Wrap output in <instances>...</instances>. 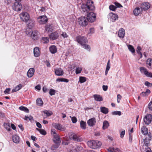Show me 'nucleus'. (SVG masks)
Here are the masks:
<instances>
[{"label": "nucleus", "instance_id": "1", "mask_svg": "<svg viewBox=\"0 0 152 152\" xmlns=\"http://www.w3.org/2000/svg\"><path fill=\"white\" fill-rule=\"evenodd\" d=\"M81 8L83 12L88 13L86 18L88 21L91 22H94L96 20V14L93 12H89L95 9L93 2L91 0H88L86 4H82L81 5Z\"/></svg>", "mask_w": 152, "mask_h": 152}, {"label": "nucleus", "instance_id": "2", "mask_svg": "<svg viewBox=\"0 0 152 152\" xmlns=\"http://www.w3.org/2000/svg\"><path fill=\"white\" fill-rule=\"evenodd\" d=\"M88 147L91 148L95 149L100 147L102 143L98 140H92L88 141L87 143Z\"/></svg>", "mask_w": 152, "mask_h": 152}, {"label": "nucleus", "instance_id": "3", "mask_svg": "<svg viewBox=\"0 0 152 152\" xmlns=\"http://www.w3.org/2000/svg\"><path fill=\"white\" fill-rule=\"evenodd\" d=\"M69 136L71 139L77 142H81L82 141V139L77 134L75 133L71 132L69 133Z\"/></svg>", "mask_w": 152, "mask_h": 152}, {"label": "nucleus", "instance_id": "4", "mask_svg": "<svg viewBox=\"0 0 152 152\" xmlns=\"http://www.w3.org/2000/svg\"><path fill=\"white\" fill-rule=\"evenodd\" d=\"M19 16L21 20L23 21H26L29 19V15L27 12H22L19 15Z\"/></svg>", "mask_w": 152, "mask_h": 152}, {"label": "nucleus", "instance_id": "5", "mask_svg": "<svg viewBox=\"0 0 152 152\" xmlns=\"http://www.w3.org/2000/svg\"><path fill=\"white\" fill-rule=\"evenodd\" d=\"M79 24L83 26H86L88 24V21L86 17H81L78 19Z\"/></svg>", "mask_w": 152, "mask_h": 152}, {"label": "nucleus", "instance_id": "6", "mask_svg": "<svg viewBox=\"0 0 152 152\" xmlns=\"http://www.w3.org/2000/svg\"><path fill=\"white\" fill-rule=\"evenodd\" d=\"M151 134H148V136H146L145 139H143L144 143L143 145V148L144 149V147H148L149 145L150 141L151 140Z\"/></svg>", "mask_w": 152, "mask_h": 152}, {"label": "nucleus", "instance_id": "7", "mask_svg": "<svg viewBox=\"0 0 152 152\" xmlns=\"http://www.w3.org/2000/svg\"><path fill=\"white\" fill-rule=\"evenodd\" d=\"M76 40L82 46L87 42L86 38L84 37H77L76 38Z\"/></svg>", "mask_w": 152, "mask_h": 152}, {"label": "nucleus", "instance_id": "8", "mask_svg": "<svg viewBox=\"0 0 152 152\" xmlns=\"http://www.w3.org/2000/svg\"><path fill=\"white\" fill-rule=\"evenodd\" d=\"M152 120V116L151 114H148L146 115L143 119L144 121L145 124H150Z\"/></svg>", "mask_w": 152, "mask_h": 152}, {"label": "nucleus", "instance_id": "9", "mask_svg": "<svg viewBox=\"0 0 152 152\" xmlns=\"http://www.w3.org/2000/svg\"><path fill=\"white\" fill-rule=\"evenodd\" d=\"M108 18L110 21L114 22L118 19V17L117 15L111 12L108 15Z\"/></svg>", "mask_w": 152, "mask_h": 152}, {"label": "nucleus", "instance_id": "10", "mask_svg": "<svg viewBox=\"0 0 152 152\" xmlns=\"http://www.w3.org/2000/svg\"><path fill=\"white\" fill-rule=\"evenodd\" d=\"M12 7L14 10L20 11L22 9V6L21 3H14Z\"/></svg>", "mask_w": 152, "mask_h": 152}, {"label": "nucleus", "instance_id": "11", "mask_svg": "<svg viewBox=\"0 0 152 152\" xmlns=\"http://www.w3.org/2000/svg\"><path fill=\"white\" fill-rule=\"evenodd\" d=\"M37 20L40 24H43L47 22L48 19L45 16H41L37 18Z\"/></svg>", "mask_w": 152, "mask_h": 152}, {"label": "nucleus", "instance_id": "12", "mask_svg": "<svg viewBox=\"0 0 152 152\" xmlns=\"http://www.w3.org/2000/svg\"><path fill=\"white\" fill-rule=\"evenodd\" d=\"M53 126L56 129L62 131L65 130V128L59 124L54 123L53 124Z\"/></svg>", "mask_w": 152, "mask_h": 152}, {"label": "nucleus", "instance_id": "13", "mask_svg": "<svg viewBox=\"0 0 152 152\" xmlns=\"http://www.w3.org/2000/svg\"><path fill=\"white\" fill-rule=\"evenodd\" d=\"M87 123L88 126H93L95 125L96 124V119L94 118H92L88 120Z\"/></svg>", "mask_w": 152, "mask_h": 152}, {"label": "nucleus", "instance_id": "14", "mask_svg": "<svg viewBox=\"0 0 152 152\" xmlns=\"http://www.w3.org/2000/svg\"><path fill=\"white\" fill-rule=\"evenodd\" d=\"M150 6V4L148 2H145L142 4L141 6V8L146 10L148 9Z\"/></svg>", "mask_w": 152, "mask_h": 152}, {"label": "nucleus", "instance_id": "15", "mask_svg": "<svg viewBox=\"0 0 152 152\" xmlns=\"http://www.w3.org/2000/svg\"><path fill=\"white\" fill-rule=\"evenodd\" d=\"M59 36L58 33L56 32L51 33L49 36L50 39L52 40H55L57 39Z\"/></svg>", "mask_w": 152, "mask_h": 152}, {"label": "nucleus", "instance_id": "16", "mask_svg": "<svg viewBox=\"0 0 152 152\" xmlns=\"http://www.w3.org/2000/svg\"><path fill=\"white\" fill-rule=\"evenodd\" d=\"M35 71L34 69L33 68H30L28 71L27 73V76L28 77H31L33 76Z\"/></svg>", "mask_w": 152, "mask_h": 152}, {"label": "nucleus", "instance_id": "17", "mask_svg": "<svg viewBox=\"0 0 152 152\" xmlns=\"http://www.w3.org/2000/svg\"><path fill=\"white\" fill-rule=\"evenodd\" d=\"M141 131L142 134L146 136H147L148 134H151L150 133H148V129L145 126H143L141 128Z\"/></svg>", "mask_w": 152, "mask_h": 152}, {"label": "nucleus", "instance_id": "18", "mask_svg": "<svg viewBox=\"0 0 152 152\" xmlns=\"http://www.w3.org/2000/svg\"><path fill=\"white\" fill-rule=\"evenodd\" d=\"M38 32L37 31H34L31 33V37L34 40L37 39L38 37Z\"/></svg>", "mask_w": 152, "mask_h": 152}, {"label": "nucleus", "instance_id": "19", "mask_svg": "<svg viewBox=\"0 0 152 152\" xmlns=\"http://www.w3.org/2000/svg\"><path fill=\"white\" fill-rule=\"evenodd\" d=\"M125 35L124 30L123 28H121L118 31V35L119 37L123 38Z\"/></svg>", "mask_w": 152, "mask_h": 152}, {"label": "nucleus", "instance_id": "20", "mask_svg": "<svg viewBox=\"0 0 152 152\" xmlns=\"http://www.w3.org/2000/svg\"><path fill=\"white\" fill-rule=\"evenodd\" d=\"M55 73L58 76H61L63 75L64 72L61 68H58L55 69Z\"/></svg>", "mask_w": 152, "mask_h": 152}, {"label": "nucleus", "instance_id": "21", "mask_svg": "<svg viewBox=\"0 0 152 152\" xmlns=\"http://www.w3.org/2000/svg\"><path fill=\"white\" fill-rule=\"evenodd\" d=\"M34 56L35 57H38L39 56L40 52L38 47H36L34 48Z\"/></svg>", "mask_w": 152, "mask_h": 152}, {"label": "nucleus", "instance_id": "22", "mask_svg": "<svg viewBox=\"0 0 152 152\" xmlns=\"http://www.w3.org/2000/svg\"><path fill=\"white\" fill-rule=\"evenodd\" d=\"M53 136L54 137L53 141L54 142L56 143H57V142L60 143V138L59 135L57 134Z\"/></svg>", "mask_w": 152, "mask_h": 152}, {"label": "nucleus", "instance_id": "23", "mask_svg": "<svg viewBox=\"0 0 152 152\" xmlns=\"http://www.w3.org/2000/svg\"><path fill=\"white\" fill-rule=\"evenodd\" d=\"M142 9L138 7L135 9L133 11L134 15L136 16H138L139 14L142 12Z\"/></svg>", "mask_w": 152, "mask_h": 152}, {"label": "nucleus", "instance_id": "24", "mask_svg": "<svg viewBox=\"0 0 152 152\" xmlns=\"http://www.w3.org/2000/svg\"><path fill=\"white\" fill-rule=\"evenodd\" d=\"M12 140L14 142L18 143L20 141L19 137L17 135H14L12 137Z\"/></svg>", "mask_w": 152, "mask_h": 152}, {"label": "nucleus", "instance_id": "25", "mask_svg": "<svg viewBox=\"0 0 152 152\" xmlns=\"http://www.w3.org/2000/svg\"><path fill=\"white\" fill-rule=\"evenodd\" d=\"M94 97L95 100L97 101H101L103 100L102 97L99 95L95 94L94 95Z\"/></svg>", "mask_w": 152, "mask_h": 152}, {"label": "nucleus", "instance_id": "26", "mask_svg": "<svg viewBox=\"0 0 152 152\" xmlns=\"http://www.w3.org/2000/svg\"><path fill=\"white\" fill-rule=\"evenodd\" d=\"M147 67L149 68H152V59L149 58L146 61Z\"/></svg>", "mask_w": 152, "mask_h": 152}, {"label": "nucleus", "instance_id": "27", "mask_svg": "<svg viewBox=\"0 0 152 152\" xmlns=\"http://www.w3.org/2000/svg\"><path fill=\"white\" fill-rule=\"evenodd\" d=\"M50 52L54 54L56 53L57 51V49L56 47L54 46H52L49 48Z\"/></svg>", "mask_w": 152, "mask_h": 152}, {"label": "nucleus", "instance_id": "28", "mask_svg": "<svg viewBox=\"0 0 152 152\" xmlns=\"http://www.w3.org/2000/svg\"><path fill=\"white\" fill-rule=\"evenodd\" d=\"M22 87V85L21 84H20L14 88L12 90V92L14 93L17 91L20 90Z\"/></svg>", "mask_w": 152, "mask_h": 152}, {"label": "nucleus", "instance_id": "29", "mask_svg": "<svg viewBox=\"0 0 152 152\" xmlns=\"http://www.w3.org/2000/svg\"><path fill=\"white\" fill-rule=\"evenodd\" d=\"M100 109L101 112L104 114H106L108 112V109L105 107H101Z\"/></svg>", "mask_w": 152, "mask_h": 152}, {"label": "nucleus", "instance_id": "30", "mask_svg": "<svg viewBox=\"0 0 152 152\" xmlns=\"http://www.w3.org/2000/svg\"><path fill=\"white\" fill-rule=\"evenodd\" d=\"M36 102L37 105L40 106H42L43 104L42 99L40 98H38L36 100Z\"/></svg>", "mask_w": 152, "mask_h": 152}, {"label": "nucleus", "instance_id": "31", "mask_svg": "<svg viewBox=\"0 0 152 152\" xmlns=\"http://www.w3.org/2000/svg\"><path fill=\"white\" fill-rule=\"evenodd\" d=\"M45 30L48 32H51L53 30L52 26L50 24L47 25L46 26Z\"/></svg>", "mask_w": 152, "mask_h": 152}, {"label": "nucleus", "instance_id": "32", "mask_svg": "<svg viewBox=\"0 0 152 152\" xmlns=\"http://www.w3.org/2000/svg\"><path fill=\"white\" fill-rule=\"evenodd\" d=\"M80 127L82 129H86V122L83 121H81L80 122Z\"/></svg>", "mask_w": 152, "mask_h": 152}, {"label": "nucleus", "instance_id": "33", "mask_svg": "<svg viewBox=\"0 0 152 152\" xmlns=\"http://www.w3.org/2000/svg\"><path fill=\"white\" fill-rule=\"evenodd\" d=\"M150 93V91L149 89H147L145 91L142 92L140 95L142 96H148Z\"/></svg>", "mask_w": 152, "mask_h": 152}, {"label": "nucleus", "instance_id": "34", "mask_svg": "<svg viewBox=\"0 0 152 152\" xmlns=\"http://www.w3.org/2000/svg\"><path fill=\"white\" fill-rule=\"evenodd\" d=\"M29 23L28 24V25L29 28H32L35 25V21L33 20H29Z\"/></svg>", "mask_w": 152, "mask_h": 152}, {"label": "nucleus", "instance_id": "35", "mask_svg": "<svg viewBox=\"0 0 152 152\" xmlns=\"http://www.w3.org/2000/svg\"><path fill=\"white\" fill-rule=\"evenodd\" d=\"M109 125V123L108 122L106 121H105L103 122V129H105L108 128Z\"/></svg>", "mask_w": 152, "mask_h": 152}, {"label": "nucleus", "instance_id": "36", "mask_svg": "<svg viewBox=\"0 0 152 152\" xmlns=\"http://www.w3.org/2000/svg\"><path fill=\"white\" fill-rule=\"evenodd\" d=\"M109 152H119V149L118 148L115 149L113 147L110 148L108 149Z\"/></svg>", "mask_w": 152, "mask_h": 152}, {"label": "nucleus", "instance_id": "37", "mask_svg": "<svg viewBox=\"0 0 152 152\" xmlns=\"http://www.w3.org/2000/svg\"><path fill=\"white\" fill-rule=\"evenodd\" d=\"M4 126L6 129L8 131H10L11 130L10 127V123H4Z\"/></svg>", "mask_w": 152, "mask_h": 152}, {"label": "nucleus", "instance_id": "38", "mask_svg": "<svg viewBox=\"0 0 152 152\" xmlns=\"http://www.w3.org/2000/svg\"><path fill=\"white\" fill-rule=\"evenodd\" d=\"M140 69L141 73H144L145 75L147 73L148 71L147 69L144 67H140Z\"/></svg>", "mask_w": 152, "mask_h": 152}, {"label": "nucleus", "instance_id": "39", "mask_svg": "<svg viewBox=\"0 0 152 152\" xmlns=\"http://www.w3.org/2000/svg\"><path fill=\"white\" fill-rule=\"evenodd\" d=\"M127 47L129 50L132 53H134L135 52V49L132 46L130 45H127Z\"/></svg>", "mask_w": 152, "mask_h": 152}, {"label": "nucleus", "instance_id": "40", "mask_svg": "<svg viewBox=\"0 0 152 152\" xmlns=\"http://www.w3.org/2000/svg\"><path fill=\"white\" fill-rule=\"evenodd\" d=\"M44 113L46 114L48 116H49L52 115L53 113L51 111L45 110L43 111Z\"/></svg>", "mask_w": 152, "mask_h": 152}, {"label": "nucleus", "instance_id": "41", "mask_svg": "<svg viewBox=\"0 0 152 152\" xmlns=\"http://www.w3.org/2000/svg\"><path fill=\"white\" fill-rule=\"evenodd\" d=\"M83 48L86 49L88 51H90L91 50V47L90 45H88L84 44L83 45H82Z\"/></svg>", "mask_w": 152, "mask_h": 152}, {"label": "nucleus", "instance_id": "42", "mask_svg": "<svg viewBox=\"0 0 152 152\" xmlns=\"http://www.w3.org/2000/svg\"><path fill=\"white\" fill-rule=\"evenodd\" d=\"M19 109L27 113L29 112V110L27 108L23 106H20L19 107Z\"/></svg>", "mask_w": 152, "mask_h": 152}, {"label": "nucleus", "instance_id": "43", "mask_svg": "<svg viewBox=\"0 0 152 152\" xmlns=\"http://www.w3.org/2000/svg\"><path fill=\"white\" fill-rule=\"evenodd\" d=\"M82 68L81 67H77L76 69L75 73L76 74H78L81 72Z\"/></svg>", "mask_w": 152, "mask_h": 152}, {"label": "nucleus", "instance_id": "44", "mask_svg": "<svg viewBox=\"0 0 152 152\" xmlns=\"http://www.w3.org/2000/svg\"><path fill=\"white\" fill-rule=\"evenodd\" d=\"M55 145H53L51 147V149L53 150H54V149L55 148H57L58 147L59 145L60 144V143H58L57 142V143H55Z\"/></svg>", "mask_w": 152, "mask_h": 152}, {"label": "nucleus", "instance_id": "45", "mask_svg": "<svg viewBox=\"0 0 152 152\" xmlns=\"http://www.w3.org/2000/svg\"><path fill=\"white\" fill-rule=\"evenodd\" d=\"M86 80V78L85 77H80L79 78V81L81 83H84Z\"/></svg>", "mask_w": 152, "mask_h": 152}, {"label": "nucleus", "instance_id": "46", "mask_svg": "<svg viewBox=\"0 0 152 152\" xmlns=\"http://www.w3.org/2000/svg\"><path fill=\"white\" fill-rule=\"evenodd\" d=\"M112 114L113 115H118L120 116L121 115V112L120 111H115L112 112Z\"/></svg>", "mask_w": 152, "mask_h": 152}, {"label": "nucleus", "instance_id": "47", "mask_svg": "<svg viewBox=\"0 0 152 152\" xmlns=\"http://www.w3.org/2000/svg\"><path fill=\"white\" fill-rule=\"evenodd\" d=\"M24 119L25 120H27L28 119L31 121H33V118L31 116H30L29 117L25 116V117L24 118Z\"/></svg>", "mask_w": 152, "mask_h": 152}, {"label": "nucleus", "instance_id": "48", "mask_svg": "<svg viewBox=\"0 0 152 152\" xmlns=\"http://www.w3.org/2000/svg\"><path fill=\"white\" fill-rule=\"evenodd\" d=\"M49 94L51 96L54 95L55 94V90L53 89H50Z\"/></svg>", "mask_w": 152, "mask_h": 152}, {"label": "nucleus", "instance_id": "49", "mask_svg": "<svg viewBox=\"0 0 152 152\" xmlns=\"http://www.w3.org/2000/svg\"><path fill=\"white\" fill-rule=\"evenodd\" d=\"M110 67V60H109L107 63L106 66V70L109 71Z\"/></svg>", "mask_w": 152, "mask_h": 152}, {"label": "nucleus", "instance_id": "50", "mask_svg": "<svg viewBox=\"0 0 152 152\" xmlns=\"http://www.w3.org/2000/svg\"><path fill=\"white\" fill-rule=\"evenodd\" d=\"M109 8L110 10L113 11H115L116 9V7L113 5H111Z\"/></svg>", "mask_w": 152, "mask_h": 152}, {"label": "nucleus", "instance_id": "51", "mask_svg": "<svg viewBox=\"0 0 152 152\" xmlns=\"http://www.w3.org/2000/svg\"><path fill=\"white\" fill-rule=\"evenodd\" d=\"M94 32V29L93 28H89L88 31V34H92Z\"/></svg>", "mask_w": 152, "mask_h": 152}, {"label": "nucleus", "instance_id": "52", "mask_svg": "<svg viewBox=\"0 0 152 152\" xmlns=\"http://www.w3.org/2000/svg\"><path fill=\"white\" fill-rule=\"evenodd\" d=\"M125 130L123 129L120 133V137L121 138H123L125 134Z\"/></svg>", "mask_w": 152, "mask_h": 152}, {"label": "nucleus", "instance_id": "53", "mask_svg": "<svg viewBox=\"0 0 152 152\" xmlns=\"http://www.w3.org/2000/svg\"><path fill=\"white\" fill-rule=\"evenodd\" d=\"M71 118V120L73 123H75L77 121V118L75 117H72L71 116L70 117Z\"/></svg>", "mask_w": 152, "mask_h": 152}, {"label": "nucleus", "instance_id": "54", "mask_svg": "<svg viewBox=\"0 0 152 152\" xmlns=\"http://www.w3.org/2000/svg\"><path fill=\"white\" fill-rule=\"evenodd\" d=\"M42 40L44 41V43H47L49 42V39L47 37L42 38Z\"/></svg>", "mask_w": 152, "mask_h": 152}, {"label": "nucleus", "instance_id": "55", "mask_svg": "<svg viewBox=\"0 0 152 152\" xmlns=\"http://www.w3.org/2000/svg\"><path fill=\"white\" fill-rule=\"evenodd\" d=\"M145 85L148 87H151L152 86V84L148 81L145 82Z\"/></svg>", "mask_w": 152, "mask_h": 152}, {"label": "nucleus", "instance_id": "56", "mask_svg": "<svg viewBox=\"0 0 152 152\" xmlns=\"http://www.w3.org/2000/svg\"><path fill=\"white\" fill-rule=\"evenodd\" d=\"M61 36H62L64 38H67L68 36L65 32H63L62 34H61Z\"/></svg>", "mask_w": 152, "mask_h": 152}, {"label": "nucleus", "instance_id": "57", "mask_svg": "<svg viewBox=\"0 0 152 152\" xmlns=\"http://www.w3.org/2000/svg\"><path fill=\"white\" fill-rule=\"evenodd\" d=\"M10 90V88H7L4 91V93L5 94H9V92Z\"/></svg>", "mask_w": 152, "mask_h": 152}, {"label": "nucleus", "instance_id": "58", "mask_svg": "<svg viewBox=\"0 0 152 152\" xmlns=\"http://www.w3.org/2000/svg\"><path fill=\"white\" fill-rule=\"evenodd\" d=\"M39 132L42 134L43 135H45L46 134V132L44 129H41Z\"/></svg>", "mask_w": 152, "mask_h": 152}, {"label": "nucleus", "instance_id": "59", "mask_svg": "<svg viewBox=\"0 0 152 152\" xmlns=\"http://www.w3.org/2000/svg\"><path fill=\"white\" fill-rule=\"evenodd\" d=\"M132 140V137L130 133H129V141L131 142Z\"/></svg>", "mask_w": 152, "mask_h": 152}, {"label": "nucleus", "instance_id": "60", "mask_svg": "<svg viewBox=\"0 0 152 152\" xmlns=\"http://www.w3.org/2000/svg\"><path fill=\"white\" fill-rule=\"evenodd\" d=\"M115 7H116V8L118 7L120 8L121 7H122V6L119 3L115 2Z\"/></svg>", "mask_w": 152, "mask_h": 152}, {"label": "nucleus", "instance_id": "61", "mask_svg": "<svg viewBox=\"0 0 152 152\" xmlns=\"http://www.w3.org/2000/svg\"><path fill=\"white\" fill-rule=\"evenodd\" d=\"M145 75L147 77H152V73L148 71Z\"/></svg>", "mask_w": 152, "mask_h": 152}, {"label": "nucleus", "instance_id": "62", "mask_svg": "<svg viewBox=\"0 0 152 152\" xmlns=\"http://www.w3.org/2000/svg\"><path fill=\"white\" fill-rule=\"evenodd\" d=\"M148 106L149 110H152V101L149 103Z\"/></svg>", "mask_w": 152, "mask_h": 152}, {"label": "nucleus", "instance_id": "63", "mask_svg": "<svg viewBox=\"0 0 152 152\" xmlns=\"http://www.w3.org/2000/svg\"><path fill=\"white\" fill-rule=\"evenodd\" d=\"M51 133L53 136L57 134L56 132V130L54 129H53L51 130Z\"/></svg>", "mask_w": 152, "mask_h": 152}, {"label": "nucleus", "instance_id": "64", "mask_svg": "<svg viewBox=\"0 0 152 152\" xmlns=\"http://www.w3.org/2000/svg\"><path fill=\"white\" fill-rule=\"evenodd\" d=\"M102 88L104 91H106L107 89L108 86H107L103 85L102 86Z\"/></svg>", "mask_w": 152, "mask_h": 152}]
</instances>
